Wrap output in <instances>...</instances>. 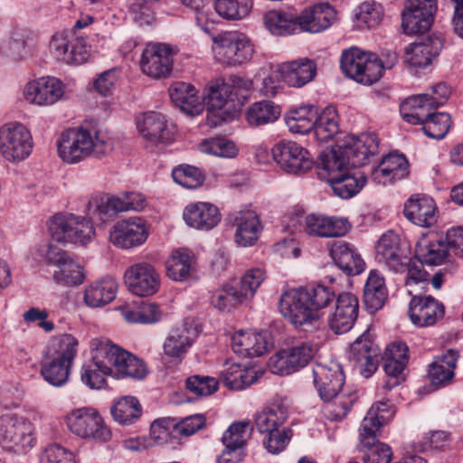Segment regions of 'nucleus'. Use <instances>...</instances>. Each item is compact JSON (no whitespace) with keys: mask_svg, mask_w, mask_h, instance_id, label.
Instances as JSON below:
<instances>
[{"mask_svg":"<svg viewBox=\"0 0 463 463\" xmlns=\"http://www.w3.org/2000/svg\"><path fill=\"white\" fill-rule=\"evenodd\" d=\"M112 148L113 142L108 133L85 124L66 130L58 141V155L68 164L79 163L92 156H103Z\"/></svg>","mask_w":463,"mask_h":463,"instance_id":"obj_1","label":"nucleus"},{"mask_svg":"<svg viewBox=\"0 0 463 463\" xmlns=\"http://www.w3.org/2000/svg\"><path fill=\"white\" fill-rule=\"evenodd\" d=\"M394 411L388 402L374 403L364 416L360 428L361 444L367 449L364 463H390L392 449L376 440V432L393 416Z\"/></svg>","mask_w":463,"mask_h":463,"instance_id":"obj_2","label":"nucleus"},{"mask_svg":"<svg viewBox=\"0 0 463 463\" xmlns=\"http://www.w3.org/2000/svg\"><path fill=\"white\" fill-rule=\"evenodd\" d=\"M78 345V340L68 334L59 336L52 343V352L42 362L40 371L49 384L61 387L68 382Z\"/></svg>","mask_w":463,"mask_h":463,"instance_id":"obj_3","label":"nucleus"},{"mask_svg":"<svg viewBox=\"0 0 463 463\" xmlns=\"http://www.w3.org/2000/svg\"><path fill=\"white\" fill-rule=\"evenodd\" d=\"M304 295L303 288L284 291L278 303L279 313L296 328L311 332L323 324V313H318Z\"/></svg>","mask_w":463,"mask_h":463,"instance_id":"obj_4","label":"nucleus"},{"mask_svg":"<svg viewBox=\"0 0 463 463\" xmlns=\"http://www.w3.org/2000/svg\"><path fill=\"white\" fill-rule=\"evenodd\" d=\"M34 259L56 267L52 274L54 281L64 286H78L85 280L83 268L66 251L50 243H43L34 252Z\"/></svg>","mask_w":463,"mask_h":463,"instance_id":"obj_5","label":"nucleus"},{"mask_svg":"<svg viewBox=\"0 0 463 463\" xmlns=\"http://www.w3.org/2000/svg\"><path fill=\"white\" fill-rule=\"evenodd\" d=\"M213 52L216 61L222 64L237 66L251 60L254 47L242 33L229 31L213 37Z\"/></svg>","mask_w":463,"mask_h":463,"instance_id":"obj_6","label":"nucleus"},{"mask_svg":"<svg viewBox=\"0 0 463 463\" xmlns=\"http://www.w3.org/2000/svg\"><path fill=\"white\" fill-rule=\"evenodd\" d=\"M48 231L58 242L86 244L95 235L91 222L72 213H58L48 221Z\"/></svg>","mask_w":463,"mask_h":463,"instance_id":"obj_7","label":"nucleus"},{"mask_svg":"<svg viewBox=\"0 0 463 463\" xmlns=\"http://www.w3.org/2000/svg\"><path fill=\"white\" fill-rule=\"evenodd\" d=\"M0 444L7 450L26 453L35 444L33 424L14 414L0 416Z\"/></svg>","mask_w":463,"mask_h":463,"instance_id":"obj_8","label":"nucleus"},{"mask_svg":"<svg viewBox=\"0 0 463 463\" xmlns=\"http://www.w3.org/2000/svg\"><path fill=\"white\" fill-rule=\"evenodd\" d=\"M30 130L22 123L11 122L0 128V155L8 162H21L32 153Z\"/></svg>","mask_w":463,"mask_h":463,"instance_id":"obj_9","label":"nucleus"},{"mask_svg":"<svg viewBox=\"0 0 463 463\" xmlns=\"http://www.w3.org/2000/svg\"><path fill=\"white\" fill-rule=\"evenodd\" d=\"M70 430L81 439L97 442H108L112 438L111 430L105 425L100 414L92 408H80L66 416Z\"/></svg>","mask_w":463,"mask_h":463,"instance_id":"obj_10","label":"nucleus"},{"mask_svg":"<svg viewBox=\"0 0 463 463\" xmlns=\"http://www.w3.org/2000/svg\"><path fill=\"white\" fill-rule=\"evenodd\" d=\"M341 68L351 79L370 85L381 78V65L376 62V55L351 48L341 57Z\"/></svg>","mask_w":463,"mask_h":463,"instance_id":"obj_11","label":"nucleus"},{"mask_svg":"<svg viewBox=\"0 0 463 463\" xmlns=\"http://www.w3.org/2000/svg\"><path fill=\"white\" fill-rule=\"evenodd\" d=\"M99 341L113 377L141 380L146 376L147 371L143 361L108 339L100 338Z\"/></svg>","mask_w":463,"mask_h":463,"instance_id":"obj_12","label":"nucleus"},{"mask_svg":"<svg viewBox=\"0 0 463 463\" xmlns=\"http://www.w3.org/2000/svg\"><path fill=\"white\" fill-rule=\"evenodd\" d=\"M124 283L137 297L156 295L161 288V275L155 265L140 261L129 266L124 273Z\"/></svg>","mask_w":463,"mask_h":463,"instance_id":"obj_13","label":"nucleus"},{"mask_svg":"<svg viewBox=\"0 0 463 463\" xmlns=\"http://www.w3.org/2000/svg\"><path fill=\"white\" fill-rule=\"evenodd\" d=\"M149 235L146 219L133 216L118 221L109 232V241L117 248L129 250L143 245Z\"/></svg>","mask_w":463,"mask_h":463,"instance_id":"obj_14","label":"nucleus"},{"mask_svg":"<svg viewBox=\"0 0 463 463\" xmlns=\"http://www.w3.org/2000/svg\"><path fill=\"white\" fill-rule=\"evenodd\" d=\"M65 86L58 78L46 76L28 81L23 88L25 102L38 107H50L61 100Z\"/></svg>","mask_w":463,"mask_h":463,"instance_id":"obj_15","label":"nucleus"},{"mask_svg":"<svg viewBox=\"0 0 463 463\" xmlns=\"http://www.w3.org/2000/svg\"><path fill=\"white\" fill-rule=\"evenodd\" d=\"M271 153L275 162L286 173L301 175L312 168L309 153L296 142L280 141L272 147Z\"/></svg>","mask_w":463,"mask_h":463,"instance_id":"obj_16","label":"nucleus"},{"mask_svg":"<svg viewBox=\"0 0 463 463\" xmlns=\"http://www.w3.org/2000/svg\"><path fill=\"white\" fill-rule=\"evenodd\" d=\"M316 349L309 343H300L270 356L268 365L272 373L290 374L305 367L313 358Z\"/></svg>","mask_w":463,"mask_h":463,"instance_id":"obj_17","label":"nucleus"},{"mask_svg":"<svg viewBox=\"0 0 463 463\" xmlns=\"http://www.w3.org/2000/svg\"><path fill=\"white\" fill-rule=\"evenodd\" d=\"M437 12V0H408L402 12V26L406 34L428 31Z\"/></svg>","mask_w":463,"mask_h":463,"instance_id":"obj_18","label":"nucleus"},{"mask_svg":"<svg viewBox=\"0 0 463 463\" xmlns=\"http://www.w3.org/2000/svg\"><path fill=\"white\" fill-rule=\"evenodd\" d=\"M301 231L308 235L318 238H333L345 235L350 224L345 218L310 213L301 217Z\"/></svg>","mask_w":463,"mask_h":463,"instance_id":"obj_19","label":"nucleus"},{"mask_svg":"<svg viewBox=\"0 0 463 463\" xmlns=\"http://www.w3.org/2000/svg\"><path fill=\"white\" fill-rule=\"evenodd\" d=\"M312 377L314 386L323 401L329 402L341 393L345 374L338 364H316L312 368Z\"/></svg>","mask_w":463,"mask_h":463,"instance_id":"obj_20","label":"nucleus"},{"mask_svg":"<svg viewBox=\"0 0 463 463\" xmlns=\"http://www.w3.org/2000/svg\"><path fill=\"white\" fill-rule=\"evenodd\" d=\"M54 57L67 64H81L89 59V50L82 37H73L65 33H56L50 42Z\"/></svg>","mask_w":463,"mask_h":463,"instance_id":"obj_21","label":"nucleus"},{"mask_svg":"<svg viewBox=\"0 0 463 463\" xmlns=\"http://www.w3.org/2000/svg\"><path fill=\"white\" fill-rule=\"evenodd\" d=\"M380 348L373 343L370 330H366L352 344L349 358L365 378L378 367Z\"/></svg>","mask_w":463,"mask_h":463,"instance_id":"obj_22","label":"nucleus"},{"mask_svg":"<svg viewBox=\"0 0 463 463\" xmlns=\"http://www.w3.org/2000/svg\"><path fill=\"white\" fill-rule=\"evenodd\" d=\"M173 51L164 43L147 45L142 53V71L153 79L166 78L173 69Z\"/></svg>","mask_w":463,"mask_h":463,"instance_id":"obj_23","label":"nucleus"},{"mask_svg":"<svg viewBox=\"0 0 463 463\" xmlns=\"http://www.w3.org/2000/svg\"><path fill=\"white\" fill-rule=\"evenodd\" d=\"M444 41L439 33L421 36L406 48L407 61L413 67L428 66L439 55Z\"/></svg>","mask_w":463,"mask_h":463,"instance_id":"obj_24","label":"nucleus"},{"mask_svg":"<svg viewBox=\"0 0 463 463\" xmlns=\"http://www.w3.org/2000/svg\"><path fill=\"white\" fill-rule=\"evenodd\" d=\"M358 298L349 292L340 294L336 298L335 307L328 317V325L335 334H343L350 330L358 317Z\"/></svg>","mask_w":463,"mask_h":463,"instance_id":"obj_25","label":"nucleus"},{"mask_svg":"<svg viewBox=\"0 0 463 463\" xmlns=\"http://www.w3.org/2000/svg\"><path fill=\"white\" fill-rule=\"evenodd\" d=\"M276 73L288 87L301 88L314 80L317 65L310 59L301 58L279 64Z\"/></svg>","mask_w":463,"mask_h":463,"instance_id":"obj_26","label":"nucleus"},{"mask_svg":"<svg viewBox=\"0 0 463 463\" xmlns=\"http://www.w3.org/2000/svg\"><path fill=\"white\" fill-rule=\"evenodd\" d=\"M92 359L82 366L81 381L91 389H100L106 384V376H112L109 367L102 345L99 338L90 342Z\"/></svg>","mask_w":463,"mask_h":463,"instance_id":"obj_27","label":"nucleus"},{"mask_svg":"<svg viewBox=\"0 0 463 463\" xmlns=\"http://www.w3.org/2000/svg\"><path fill=\"white\" fill-rule=\"evenodd\" d=\"M404 216L415 225L429 228L437 222L439 212L435 201L430 196L415 194L406 202Z\"/></svg>","mask_w":463,"mask_h":463,"instance_id":"obj_28","label":"nucleus"},{"mask_svg":"<svg viewBox=\"0 0 463 463\" xmlns=\"http://www.w3.org/2000/svg\"><path fill=\"white\" fill-rule=\"evenodd\" d=\"M185 223L199 231H210L221 222L217 206L208 202H196L187 204L183 212Z\"/></svg>","mask_w":463,"mask_h":463,"instance_id":"obj_29","label":"nucleus"},{"mask_svg":"<svg viewBox=\"0 0 463 463\" xmlns=\"http://www.w3.org/2000/svg\"><path fill=\"white\" fill-rule=\"evenodd\" d=\"M353 167H359L367 163L369 156L378 152V140L374 134L364 133L359 137H349L341 145Z\"/></svg>","mask_w":463,"mask_h":463,"instance_id":"obj_30","label":"nucleus"},{"mask_svg":"<svg viewBox=\"0 0 463 463\" xmlns=\"http://www.w3.org/2000/svg\"><path fill=\"white\" fill-rule=\"evenodd\" d=\"M137 127L141 136L156 146L168 143L174 138V132L161 113H145L142 118L137 120Z\"/></svg>","mask_w":463,"mask_h":463,"instance_id":"obj_31","label":"nucleus"},{"mask_svg":"<svg viewBox=\"0 0 463 463\" xmlns=\"http://www.w3.org/2000/svg\"><path fill=\"white\" fill-rule=\"evenodd\" d=\"M375 260L392 271H400L403 268V252L396 233L388 232L381 236L375 246Z\"/></svg>","mask_w":463,"mask_h":463,"instance_id":"obj_32","label":"nucleus"},{"mask_svg":"<svg viewBox=\"0 0 463 463\" xmlns=\"http://www.w3.org/2000/svg\"><path fill=\"white\" fill-rule=\"evenodd\" d=\"M444 314L442 304L432 297H413L409 305V316L418 326L434 325Z\"/></svg>","mask_w":463,"mask_h":463,"instance_id":"obj_33","label":"nucleus"},{"mask_svg":"<svg viewBox=\"0 0 463 463\" xmlns=\"http://www.w3.org/2000/svg\"><path fill=\"white\" fill-rule=\"evenodd\" d=\"M235 353L249 357L264 354L271 345L268 332L240 331L232 338Z\"/></svg>","mask_w":463,"mask_h":463,"instance_id":"obj_34","label":"nucleus"},{"mask_svg":"<svg viewBox=\"0 0 463 463\" xmlns=\"http://www.w3.org/2000/svg\"><path fill=\"white\" fill-rule=\"evenodd\" d=\"M408 174L409 163L405 156L391 153L373 170L372 177L376 183L385 185L405 178Z\"/></svg>","mask_w":463,"mask_h":463,"instance_id":"obj_35","label":"nucleus"},{"mask_svg":"<svg viewBox=\"0 0 463 463\" xmlns=\"http://www.w3.org/2000/svg\"><path fill=\"white\" fill-rule=\"evenodd\" d=\"M335 20V11L327 3L315 5L298 16L300 32L313 33L329 28Z\"/></svg>","mask_w":463,"mask_h":463,"instance_id":"obj_36","label":"nucleus"},{"mask_svg":"<svg viewBox=\"0 0 463 463\" xmlns=\"http://www.w3.org/2000/svg\"><path fill=\"white\" fill-rule=\"evenodd\" d=\"M439 106L440 102L431 100L429 93L419 94L402 103V118L410 124L423 125L435 113L433 110Z\"/></svg>","mask_w":463,"mask_h":463,"instance_id":"obj_37","label":"nucleus"},{"mask_svg":"<svg viewBox=\"0 0 463 463\" xmlns=\"http://www.w3.org/2000/svg\"><path fill=\"white\" fill-rule=\"evenodd\" d=\"M195 264L194 256L190 250H175L166 260V275L174 281H186L194 277Z\"/></svg>","mask_w":463,"mask_h":463,"instance_id":"obj_38","label":"nucleus"},{"mask_svg":"<svg viewBox=\"0 0 463 463\" xmlns=\"http://www.w3.org/2000/svg\"><path fill=\"white\" fill-rule=\"evenodd\" d=\"M173 103L188 115H198L203 110V103L195 88L185 82H175L169 88Z\"/></svg>","mask_w":463,"mask_h":463,"instance_id":"obj_39","label":"nucleus"},{"mask_svg":"<svg viewBox=\"0 0 463 463\" xmlns=\"http://www.w3.org/2000/svg\"><path fill=\"white\" fill-rule=\"evenodd\" d=\"M118 290V283L112 278L107 277L89 284L83 292V301L91 308L102 307L110 303Z\"/></svg>","mask_w":463,"mask_h":463,"instance_id":"obj_40","label":"nucleus"},{"mask_svg":"<svg viewBox=\"0 0 463 463\" xmlns=\"http://www.w3.org/2000/svg\"><path fill=\"white\" fill-rule=\"evenodd\" d=\"M447 243L434 234L420 237L415 247V257L428 265H440L448 255Z\"/></svg>","mask_w":463,"mask_h":463,"instance_id":"obj_41","label":"nucleus"},{"mask_svg":"<svg viewBox=\"0 0 463 463\" xmlns=\"http://www.w3.org/2000/svg\"><path fill=\"white\" fill-rule=\"evenodd\" d=\"M288 418V407L282 400L257 411L254 415V425L259 432L265 434L282 427Z\"/></svg>","mask_w":463,"mask_h":463,"instance_id":"obj_42","label":"nucleus"},{"mask_svg":"<svg viewBox=\"0 0 463 463\" xmlns=\"http://www.w3.org/2000/svg\"><path fill=\"white\" fill-rule=\"evenodd\" d=\"M330 255L340 269L347 275H358L364 269V262L355 249L345 241L335 242Z\"/></svg>","mask_w":463,"mask_h":463,"instance_id":"obj_43","label":"nucleus"},{"mask_svg":"<svg viewBox=\"0 0 463 463\" xmlns=\"http://www.w3.org/2000/svg\"><path fill=\"white\" fill-rule=\"evenodd\" d=\"M237 230L236 242L242 246L253 245L259 237L260 224L257 214L252 211H241L235 218Z\"/></svg>","mask_w":463,"mask_h":463,"instance_id":"obj_44","label":"nucleus"},{"mask_svg":"<svg viewBox=\"0 0 463 463\" xmlns=\"http://www.w3.org/2000/svg\"><path fill=\"white\" fill-rule=\"evenodd\" d=\"M458 358V353L453 350H448L443 355L437 357L429 369L431 383L437 386L449 383L454 376Z\"/></svg>","mask_w":463,"mask_h":463,"instance_id":"obj_45","label":"nucleus"},{"mask_svg":"<svg viewBox=\"0 0 463 463\" xmlns=\"http://www.w3.org/2000/svg\"><path fill=\"white\" fill-rule=\"evenodd\" d=\"M317 114L315 106L300 105L285 115V121L290 132L304 135L313 130Z\"/></svg>","mask_w":463,"mask_h":463,"instance_id":"obj_46","label":"nucleus"},{"mask_svg":"<svg viewBox=\"0 0 463 463\" xmlns=\"http://www.w3.org/2000/svg\"><path fill=\"white\" fill-rule=\"evenodd\" d=\"M244 302H247V300L239 289L236 279L231 280L215 289L211 297L212 305L221 312H230Z\"/></svg>","mask_w":463,"mask_h":463,"instance_id":"obj_47","label":"nucleus"},{"mask_svg":"<svg viewBox=\"0 0 463 463\" xmlns=\"http://www.w3.org/2000/svg\"><path fill=\"white\" fill-rule=\"evenodd\" d=\"M192 344L190 330L186 326L176 328L166 336L164 342V354L173 361L180 362Z\"/></svg>","mask_w":463,"mask_h":463,"instance_id":"obj_48","label":"nucleus"},{"mask_svg":"<svg viewBox=\"0 0 463 463\" xmlns=\"http://www.w3.org/2000/svg\"><path fill=\"white\" fill-rule=\"evenodd\" d=\"M364 304L370 313L380 309L386 298L387 289L383 277L377 271L372 270L364 286Z\"/></svg>","mask_w":463,"mask_h":463,"instance_id":"obj_49","label":"nucleus"},{"mask_svg":"<svg viewBox=\"0 0 463 463\" xmlns=\"http://www.w3.org/2000/svg\"><path fill=\"white\" fill-rule=\"evenodd\" d=\"M366 178L363 172L348 170L336 177H333L330 184L334 193L341 198H350L356 194L365 184Z\"/></svg>","mask_w":463,"mask_h":463,"instance_id":"obj_50","label":"nucleus"},{"mask_svg":"<svg viewBox=\"0 0 463 463\" xmlns=\"http://www.w3.org/2000/svg\"><path fill=\"white\" fill-rule=\"evenodd\" d=\"M221 379L229 389L241 390L257 380V372L253 368H241L238 364L226 362Z\"/></svg>","mask_w":463,"mask_h":463,"instance_id":"obj_51","label":"nucleus"},{"mask_svg":"<svg viewBox=\"0 0 463 463\" xmlns=\"http://www.w3.org/2000/svg\"><path fill=\"white\" fill-rule=\"evenodd\" d=\"M280 107L271 100H261L251 104L246 112L249 125L259 127L274 123L280 116Z\"/></svg>","mask_w":463,"mask_h":463,"instance_id":"obj_52","label":"nucleus"},{"mask_svg":"<svg viewBox=\"0 0 463 463\" xmlns=\"http://www.w3.org/2000/svg\"><path fill=\"white\" fill-rule=\"evenodd\" d=\"M320 161L321 168L326 172V177L328 182L333 177H336L348 170L347 165H350L348 157L341 145H336L331 149L323 151L320 156Z\"/></svg>","mask_w":463,"mask_h":463,"instance_id":"obj_53","label":"nucleus"},{"mask_svg":"<svg viewBox=\"0 0 463 463\" xmlns=\"http://www.w3.org/2000/svg\"><path fill=\"white\" fill-rule=\"evenodd\" d=\"M113 419L121 425L133 424L142 414V407L134 396L116 400L110 409Z\"/></svg>","mask_w":463,"mask_h":463,"instance_id":"obj_54","label":"nucleus"},{"mask_svg":"<svg viewBox=\"0 0 463 463\" xmlns=\"http://www.w3.org/2000/svg\"><path fill=\"white\" fill-rule=\"evenodd\" d=\"M314 134L317 140L326 142L332 139L339 131V117L334 107H326L314 121Z\"/></svg>","mask_w":463,"mask_h":463,"instance_id":"obj_55","label":"nucleus"},{"mask_svg":"<svg viewBox=\"0 0 463 463\" xmlns=\"http://www.w3.org/2000/svg\"><path fill=\"white\" fill-rule=\"evenodd\" d=\"M32 53L28 38L22 32H14L0 44V54L13 61H21Z\"/></svg>","mask_w":463,"mask_h":463,"instance_id":"obj_56","label":"nucleus"},{"mask_svg":"<svg viewBox=\"0 0 463 463\" xmlns=\"http://www.w3.org/2000/svg\"><path fill=\"white\" fill-rule=\"evenodd\" d=\"M266 28L275 35L300 33L298 17L293 18L279 11H270L264 17Z\"/></svg>","mask_w":463,"mask_h":463,"instance_id":"obj_57","label":"nucleus"},{"mask_svg":"<svg viewBox=\"0 0 463 463\" xmlns=\"http://www.w3.org/2000/svg\"><path fill=\"white\" fill-rule=\"evenodd\" d=\"M227 79H216L210 82L205 98L208 106L213 110L224 108L230 101L234 100Z\"/></svg>","mask_w":463,"mask_h":463,"instance_id":"obj_58","label":"nucleus"},{"mask_svg":"<svg viewBox=\"0 0 463 463\" xmlns=\"http://www.w3.org/2000/svg\"><path fill=\"white\" fill-rule=\"evenodd\" d=\"M252 7L251 0H214V9L226 20H241L246 17Z\"/></svg>","mask_w":463,"mask_h":463,"instance_id":"obj_59","label":"nucleus"},{"mask_svg":"<svg viewBox=\"0 0 463 463\" xmlns=\"http://www.w3.org/2000/svg\"><path fill=\"white\" fill-rule=\"evenodd\" d=\"M355 400L356 395L351 392L339 393L327 402L324 413L330 420H341L347 415Z\"/></svg>","mask_w":463,"mask_h":463,"instance_id":"obj_60","label":"nucleus"},{"mask_svg":"<svg viewBox=\"0 0 463 463\" xmlns=\"http://www.w3.org/2000/svg\"><path fill=\"white\" fill-rule=\"evenodd\" d=\"M354 16L359 26L373 28L377 26L383 17V9L381 4L374 1H365L356 9Z\"/></svg>","mask_w":463,"mask_h":463,"instance_id":"obj_61","label":"nucleus"},{"mask_svg":"<svg viewBox=\"0 0 463 463\" xmlns=\"http://www.w3.org/2000/svg\"><path fill=\"white\" fill-rule=\"evenodd\" d=\"M199 150L203 154L227 158H233L238 154L235 144L223 137L204 139L200 143Z\"/></svg>","mask_w":463,"mask_h":463,"instance_id":"obj_62","label":"nucleus"},{"mask_svg":"<svg viewBox=\"0 0 463 463\" xmlns=\"http://www.w3.org/2000/svg\"><path fill=\"white\" fill-rule=\"evenodd\" d=\"M172 177L176 184L187 189H195L201 186L204 181V175L202 170L189 165L174 168Z\"/></svg>","mask_w":463,"mask_h":463,"instance_id":"obj_63","label":"nucleus"},{"mask_svg":"<svg viewBox=\"0 0 463 463\" xmlns=\"http://www.w3.org/2000/svg\"><path fill=\"white\" fill-rule=\"evenodd\" d=\"M266 279V272L260 268L247 270L240 280H236L238 288L247 301L253 298L257 289Z\"/></svg>","mask_w":463,"mask_h":463,"instance_id":"obj_64","label":"nucleus"}]
</instances>
